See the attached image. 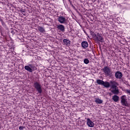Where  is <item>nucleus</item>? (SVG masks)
I'll use <instances>...</instances> for the list:
<instances>
[{
  "label": "nucleus",
  "instance_id": "f257e3e1",
  "mask_svg": "<svg viewBox=\"0 0 130 130\" xmlns=\"http://www.w3.org/2000/svg\"><path fill=\"white\" fill-rule=\"evenodd\" d=\"M121 104L123 106H128V103H127V98L126 95H122L120 97Z\"/></svg>",
  "mask_w": 130,
  "mask_h": 130
},
{
  "label": "nucleus",
  "instance_id": "f03ea898",
  "mask_svg": "<svg viewBox=\"0 0 130 130\" xmlns=\"http://www.w3.org/2000/svg\"><path fill=\"white\" fill-rule=\"evenodd\" d=\"M57 20L60 24H68L67 19H66V17L60 15L58 16Z\"/></svg>",
  "mask_w": 130,
  "mask_h": 130
},
{
  "label": "nucleus",
  "instance_id": "7ed1b4c3",
  "mask_svg": "<svg viewBox=\"0 0 130 130\" xmlns=\"http://www.w3.org/2000/svg\"><path fill=\"white\" fill-rule=\"evenodd\" d=\"M34 87L37 90L39 93H41L42 92V89H41V85L39 84L38 82H36L34 84Z\"/></svg>",
  "mask_w": 130,
  "mask_h": 130
},
{
  "label": "nucleus",
  "instance_id": "20e7f679",
  "mask_svg": "<svg viewBox=\"0 0 130 130\" xmlns=\"http://www.w3.org/2000/svg\"><path fill=\"white\" fill-rule=\"evenodd\" d=\"M24 69L26 71H28V72H29V73H31L34 70L33 65L29 64L28 66H26L24 67Z\"/></svg>",
  "mask_w": 130,
  "mask_h": 130
},
{
  "label": "nucleus",
  "instance_id": "39448f33",
  "mask_svg": "<svg viewBox=\"0 0 130 130\" xmlns=\"http://www.w3.org/2000/svg\"><path fill=\"white\" fill-rule=\"evenodd\" d=\"M56 28L58 30H59L61 32H64L65 28L63 25L62 24L57 25Z\"/></svg>",
  "mask_w": 130,
  "mask_h": 130
},
{
  "label": "nucleus",
  "instance_id": "423d86ee",
  "mask_svg": "<svg viewBox=\"0 0 130 130\" xmlns=\"http://www.w3.org/2000/svg\"><path fill=\"white\" fill-rule=\"evenodd\" d=\"M87 124L89 127H94V125H95L94 122H93L90 119H87Z\"/></svg>",
  "mask_w": 130,
  "mask_h": 130
},
{
  "label": "nucleus",
  "instance_id": "0eeeda50",
  "mask_svg": "<svg viewBox=\"0 0 130 130\" xmlns=\"http://www.w3.org/2000/svg\"><path fill=\"white\" fill-rule=\"evenodd\" d=\"M91 35L93 36V38H95L99 41H101V42H103V39L101 37H97L95 34H91Z\"/></svg>",
  "mask_w": 130,
  "mask_h": 130
},
{
  "label": "nucleus",
  "instance_id": "6e6552de",
  "mask_svg": "<svg viewBox=\"0 0 130 130\" xmlns=\"http://www.w3.org/2000/svg\"><path fill=\"white\" fill-rule=\"evenodd\" d=\"M104 72L105 74L107 75V76H109V75H110V73H111L110 69H109V68L107 67H105L104 69Z\"/></svg>",
  "mask_w": 130,
  "mask_h": 130
},
{
  "label": "nucleus",
  "instance_id": "1a4fd4ad",
  "mask_svg": "<svg viewBox=\"0 0 130 130\" xmlns=\"http://www.w3.org/2000/svg\"><path fill=\"white\" fill-rule=\"evenodd\" d=\"M82 47H83V48H87V47H88V42H86V41H84L82 42L81 44Z\"/></svg>",
  "mask_w": 130,
  "mask_h": 130
},
{
  "label": "nucleus",
  "instance_id": "9d476101",
  "mask_svg": "<svg viewBox=\"0 0 130 130\" xmlns=\"http://www.w3.org/2000/svg\"><path fill=\"white\" fill-rule=\"evenodd\" d=\"M115 76L117 79H121V77H122V74L120 72H117L116 73Z\"/></svg>",
  "mask_w": 130,
  "mask_h": 130
},
{
  "label": "nucleus",
  "instance_id": "9b49d317",
  "mask_svg": "<svg viewBox=\"0 0 130 130\" xmlns=\"http://www.w3.org/2000/svg\"><path fill=\"white\" fill-rule=\"evenodd\" d=\"M63 42L65 45H70L71 44V41L67 40V39H64L63 40Z\"/></svg>",
  "mask_w": 130,
  "mask_h": 130
},
{
  "label": "nucleus",
  "instance_id": "f8f14e48",
  "mask_svg": "<svg viewBox=\"0 0 130 130\" xmlns=\"http://www.w3.org/2000/svg\"><path fill=\"white\" fill-rule=\"evenodd\" d=\"M38 30L39 31V32H41V33L45 32V29H44V27L41 26H38Z\"/></svg>",
  "mask_w": 130,
  "mask_h": 130
},
{
  "label": "nucleus",
  "instance_id": "ddd939ff",
  "mask_svg": "<svg viewBox=\"0 0 130 130\" xmlns=\"http://www.w3.org/2000/svg\"><path fill=\"white\" fill-rule=\"evenodd\" d=\"M95 102L97 104H101V103L103 102V101L99 98H96L95 100Z\"/></svg>",
  "mask_w": 130,
  "mask_h": 130
},
{
  "label": "nucleus",
  "instance_id": "4468645a",
  "mask_svg": "<svg viewBox=\"0 0 130 130\" xmlns=\"http://www.w3.org/2000/svg\"><path fill=\"white\" fill-rule=\"evenodd\" d=\"M112 99L115 102H117L119 100V97L117 95H114L113 96Z\"/></svg>",
  "mask_w": 130,
  "mask_h": 130
},
{
  "label": "nucleus",
  "instance_id": "2eb2a0df",
  "mask_svg": "<svg viewBox=\"0 0 130 130\" xmlns=\"http://www.w3.org/2000/svg\"><path fill=\"white\" fill-rule=\"evenodd\" d=\"M111 83L112 84L113 89H116V87H117V83L115 82H112Z\"/></svg>",
  "mask_w": 130,
  "mask_h": 130
},
{
  "label": "nucleus",
  "instance_id": "dca6fc26",
  "mask_svg": "<svg viewBox=\"0 0 130 130\" xmlns=\"http://www.w3.org/2000/svg\"><path fill=\"white\" fill-rule=\"evenodd\" d=\"M103 86H104V87H106L107 88H108V87L110 86V84H109V82H104V83H103Z\"/></svg>",
  "mask_w": 130,
  "mask_h": 130
},
{
  "label": "nucleus",
  "instance_id": "f3484780",
  "mask_svg": "<svg viewBox=\"0 0 130 130\" xmlns=\"http://www.w3.org/2000/svg\"><path fill=\"white\" fill-rule=\"evenodd\" d=\"M112 92L114 93V94H118V89L117 88H114L112 90Z\"/></svg>",
  "mask_w": 130,
  "mask_h": 130
},
{
  "label": "nucleus",
  "instance_id": "a211bd4d",
  "mask_svg": "<svg viewBox=\"0 0 130 130\" xmlns=\"http://www.w3.org/2000/svg\"><path fill=\"white\" fill-rule=\"evenodd\" d=\"M104 81L101 80H96V83L99 84V85H103V83Z\"/></svg>",
  "mask_w": 130,
  "mask_h": 130
},
{
  "label": "nucleus",
  "instance_id": "6ab92c4d",
  "mask_svg": "<svg viewBox=\"0 0 130 130\" xmlns=\"http://www.w3.org/2000/svg\"><path fill=\"white\" fill-rule=\"evenodd\" d=\"M84 63H85L86 64H88V63H89V60L88 59H85L84 60Z\"/></svg>",
  "mask_w": 130,
  "mask_h": 130
},
{
  "label": "nucleus",
  "instance_id": "aec40b11",
  "mask_svg": "<svg viewBox=\"0 0 130 130\" xmlns=\"http://www.w3.org/2000/svg\"><path fill=\"white\" fill-rule=\"evenodd\" d=\"M126 92L127 93V94H129V95H130V90H126Z\"/></svg>",
  "mask_w": 130,
  "mask_h": 130
},
{
  "label": "nucleus",
  "instance_id": "412c9836",
  "mask_svg": "<svg viewBox=\"0 0 130 130\" xmlns=\"http://www.w3.org/2000/svg\"><path fill=\"white\" fill-rule=\"evenodd\" d=\"M23 128H24V127H22V126H20V127H19V129H20V130L23 129Z\"/></svg>",
  "mask_w": 130,
  "mask_h": 130
},
{
  "label": "nucleus",
  "instance_id": "4be33fe9",
  "mask_svg": "<svg viewBox=\"0 0 130 130\" xmlns=\"http://www.w3.org/2000/svg\"><path fill=\"white\" fill-rule=\"evenodd\" d=\"M11 33H13V31H11Z\"/></svg>",
  "mask_w": 130,
  "mask_h": 130
},
{
  "label": "nucleus",
  "instance_id": "5701e85b",
  "mask_svg": "<svg viewBox=\"0 0 130 130\" xmlns=\"http://www.w3.org/2000/svg\"><path fill=\"white\" fill-rule=\"evenodd\" d=\"M71 4H72V2H70Z\"/></svg>",
  "mask_w": 130,
  "mask_h": 130
}]
</instances>
